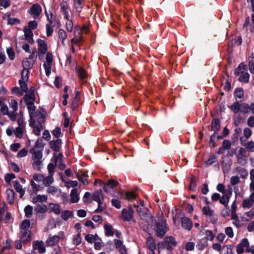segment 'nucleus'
<instances>
[{"instance_id": "nucleus-22", "label": "nucleus", "mask_w": 254, "mask_h": 254, "mask_svg": "<svg viewBox=\"0 0 254 254\" xmlns=\"http://www.w3.org/2000/svg\"><path fill=\"white\" fill-rule=\"evenodd\" d=\"M19 238L20 241H22V243H26L30 241L31 240V232L20 231Z\"/></svg>"}, {"instance_id": "nucleus-56", "label": "nucleus", "mask_w": 254, "mask_h": 254, "mask_svg": "<svg viewBox=\"0 0 254 254\" xmlns=\"http://www.w3.org/2000/svg\"><path fill=\"white\" fill-rule=\"evenodd\" d=\"M241 181L238 176H233L230 178V183L231 186H235L240 183Z\"/></svg>"}, {"instance_id": "nucleus-57", "label": "nucleus", "mask_w": 254, "mask_h": 254, "mask_svg": "<svg viewBox=\"0 0 254 254\" xmlns=\"http://www.w3.org/2000/svg\"><path fill=\"white\" fill-rule=\"evenodd\" d=\"M84 2V0H77L74 2V6L76 11L80 12L82 8L83 3Z\"/></svg>"}, {"instance_id": "nucleus-37", "label": "nucleus", "mask_w": 254, "mask_h": 254, "mask_svg": "<svg viewBox=\"0 0 254 254\" xmlns=\"http://www.w3.org/2000/svg\"><path fill=\"white\" fill-rule=\"evenodd\" d=\"M235 173H239L242 178H246L248 176L247 170L241 167H237L234 169Z\"/></svg>"}, {"instance_id": "nucleus-62", "label": "nucleus", "mask_w": 254, "mask_h": 254, "mask_svg": "<svg viewBox=\"0 0 254 254\" xmlns=\"http://www.w3.org/2000/svg\"><path fill=\"white\" fill-rule=\"evenodd\" d=\"M216 189L218 191L222 193H226V191H232L231 190L226 189L225 186L223 184L221 183L218 184L217 185Z\"/></svg>"}, {"instance_id": "nucleus-55", "label": "nucleus", "mask_w": 254, "mask_h": 254, "mask_svg": "<svg viewBox=\"0 0 254 254\" xmlns=\"http://www.w3.org/2000/svg\"><path fill=\"white\" fill-rule=\"evenodd\" d=\"M44 180V175L41 174L35 173L33 176V178L31 180H34V182L40 183L43 182Z\"/></svg>"}, {"instance_id": "nucleus-64", "label": "nucleus", "mask_w": 254, "mask_h": 254, "mask_svg": "<svg viewBox=\"0 0 254 254\" xmlns=\"http://www.w3.org/2000/svg\"><path fill=\"white\" fill-rule=\"evenodd\" d=\"M245 146L249 151L254 152V141H249Z\"/></svg>"}, {"instance_id": "nucleus-33", "label": "nucleus", "mask_w": 254, "mask_h": 254, "mask_svg": "<svg viewBox=\"0 0 254 254\" xmlns=\"http://www.w3.org/2000/svg\"><path fill=\"white\" fill-rule=\"evenodd\" d=\"M13 187L16 191L19 193L20 197L22 198L25 194V190L22 188V186L20 184L19 182L17 181L14 182Z\"/></svg>"}, {"instance_id": "nucleus-21", "label": "nucleus", "mask_w": 254, "mask_h": 254, "mask_svg": "<svg viewBox=\"0 0 254 254\" xmlns=\"http://www.w3.org/2000/svg\"><path fill=\"white\" fill-rule=\"evenodd\" d=\"M161 243H163L166 246H170L172 249H173L177 245V242L175 238L171 236L166 237L163 242H161Z\"/></svg>"}, {"instance_id": "nucleus-10", "label": "nucleus", "mask_w": 254, "mask_h": 254, "mask_svg": "<svg viewBox=\"0 0 254 254\" xmlns=\"http://www.w3.org/2000/svg\"><path fill=\"white\" fill-rule=\"evenodd\" d=\"M37 43L38 45V52L39 56L44 55L46 54L48 51V46L45 41L38 39L37 40Z\"/></svg>"}, {"instance_id": "nucleus-49", "label": "nucleus", "mask_w": 254, "mask_h": 254, "mask_svg": "<svg viewBox=\"0 0 254 254\" xmlns=\"http://www.w3.org/2000/svg\"><path fill=\"white\" fill-rule=\"evenodd\" d=\"M208 246V242L206 239H201L199 240L197 245V247L198 250H202Z\"/></svg>"}, {"instance_id": "nucleus-31", "label": "nucleus", "mask_w": 254, "mask_h": 254, "mask_svg": "<svg viewBox=\"0 0 254 254\" xmlns=\"http://www.w3.org/2000/svg\"><path fill=\"white\" fill-rule=\"evenodd\" d=\"M133 217L132 211H128L127 209H124L122 211V217L124 221H129Z\"/></svg>"}, {"instance_id": "nucleus-40", "label": "nucleus", "mask_w": 254, "mask_h": 254, "mask_svg": "<svg viewBox=\"0 0 254 254\" xmlns=\"http://www.w3.org/2000/svg\"><path fill=\"white\" fill-rule=\"evenodd\" d=\"M30 227V222L29 220H24L21 223L20 226V231H30L29 228Z\"/></svg>"}, {"instance_id": "nucleus-30", "label": "nucleus", "mask_w": 254, "mask_h": 254, "mask_svg": "<svg viewBox=\"0 0 254 254\" xmlns=\"http://www.w3.org/2000/svg\"><path fill=\"white\" fill-rule=\"evenodd\" d=\"M26 132V127H17L14 129V134L16 137L21 138L23 137L24 133Z\"/></svg>"}, {"instance_id": "nucleus-42", "label": "nucleus", "mask_w": 254, "mask_h": 254, "mask_svg": "<svg viewBox=\"0 0 254 254\" xmlns=\"http://www.w3.org/2000/svg\"><path fill=\"white\" fill-rule=\"evenodd\" d=\"M105 234L106 236H113L114 234L113 228L111 225L107 224L104 225Z\"/></svg>"}, {"instance_id": "nucleus-7", "label": "nucleus", "mask_w": 254, "mask_h": 254, "mask_svg": "<svg viewBox=\"0 0 254 254\" xmlns=\"http://www.w3.org/2000/svg\"><path fill=\"white\" fill-rule=\"evenodd\" d=\"M42 11V7L39 3L34 4L28 11L32 17L35 19L39 17Z\"/></svg>"}, {"instance_id": "nucleus-4", "label": "nucleus", "mask_w": 254, "mask_h": 254, "mask_svg": "<svg viewBox=\"0 0 254 254\" xmlns=\"http://www.w3.org/2000/svg\"><path fill=\"white\" fill-rule=\"evenodd\" d=\"M43 153L40 151H34L32 153V165L34 169L39 171L43 165Z\"/></svg>"}, {"instance_id": "nucleus-59", "label": "nucleus", "mask_w": 254, "mask_h": 254, "mask_svg": "<svg viewBox=\"0 0 254 254\" xmlns=\"http://www.w3.org/2000/svg\"><path fill=\"white\" fill-rule=\"evenodd\" d=\"M81 243V237L80 236V232L75 235L73 237V243L74 245L78 246Z\"/></svg>"}, {"instance_id": "nucleus-17", "label": "nucleus", "mask_w": 254, "mask_h": 254, "mask_svg": "<svg viewBox=\"0 0 254 254\" xmlns=\"http://www.w3.org/2000/svg\"><path fill=\"white\" fill-rule=\"evenodd\" d=\"M158 254H172V250L170 246H166L163 243L159 242L157 245Z\"/></svg>"}, {"instance_id": "nucleus-28", "label": "nucleus", "mask_w": 254, "mask_h": 254, "mask_svg": "<svg viewBox=\"0 0 254 254\" xmlns=\"http://www.w3.org/2000/svg\"><path fill=\"white\" fill-rule=\"evenodd\" d=\"M48 200V197L46 195L44 194H39L36 196L33 197L32 198V202L34 204H36L38 202L42 203L45 202Z\"/></svg>"}, {"instance_id": "nucleus-8", "label": "nucleus", "mask_w": 254, "mask_h": 254, "mask_svg": "<svg viewBox=\"0 0 254 254\" xmlns=\"http://www.w3.org/2000/svg\"><path fill=\"white\" fill-rule=\"evenodd\" d=\"M245 248H246V251L247 252V250L249 249H251V247H249V243L247 239L244 238L241 242L236 247V252L238 254H241L245 251Z\"/></svg>"}, {"instance_id": "nucleus-16", "label": "nucleus", "mask_w": 254, "mask_h": 254, "mask_svg": "<svg viewBox=\"0 0 254 254\" xmlns=\"http://www.w3.org/2000/svg\"><path fill=\"white\" fill-rule=\"evenodd\" d=\"M254 203V191L252 192L249 198L244 199L242 202V206L244 208H250Z\"/></svg>"}, {"instance_id": "nucleus-52", "label": "nucleus", "mask_w": 254, "mask_h": 254, "mask_svg": "<svg viewBox=\"0 0 254 254\" xmlns=\"http://www.w3.org/2000/svg\"><path fill=\"white\" fill-rule=\"evenodd\" d=\"M48 210L47 206L46 205H38L37 206L35 210L37 213H44Z\"/></svg>"}, {"instance_id": "nucleus-53", "label": "nucleus", "mask_w": 254, "mask_h": 254, "mask_svg": "<svg viewBox=\"0 0 254 254\" xmlns=\"http://www.w3.org/2000/svg\"><path fill=\"white\" fill-rule=\"evenodd\" d=\"M250 74L248 72H241V75L239 77V80L242 82L248 83L249 81Z\"/></svg>"}, {"instance_id": "nucleus-25", "label": "nucleus", "mask_w": 254, "mask_h": 254, "mask_svg": "<svg viewBox=\"0 0 254 254\" xmlns=\"http://www.w3.org/2000/svg\"><path fill=\"white\" fill-rule=\"evenodd\" d=\"M182 226L184 229L190 231L192 228V223L190 219L183 217L182 219Z\"/></svg>"}, {"instance_id": "nucleus-23", "label": "nucleus", "mask_w": 254, "mask_h": 254, "mask_svg": "<svg viewBox=\"0 0 254 254\" xmlns=\"http://www.w3.org/2000/svg\"><path fill=\"white\" fill-rule=\"evenodd\" d=\"M70 201L71 203H77L79 200V195L77 189H73L70 193Z\"/></svg>"}, {"instance_id": "nucleus-6", "label": "nucleus", "mask_w": 254, "mask_h": 254, "mask_svg": "<svg viewBox=\"0 0 254 254\" xmlns=\"http://www.w3.org/2000/svg\"><path fill=\"white\" fill-rule=\"evenodd\" d=\"M53 61V54L50 52L46 53V62L44 63L43 66L47 76H49L51 74V67Z\"/></svg>"}, {"instance_id": "nucleus-26", "label": "nucleus", "mask_w": 254, "mask_h": 254, "mask_svg": "<svg viewBox=\"0 0 254 254\" xmlns=\"http://www.w3.org/2000/svg\"><path fill=\"white\" fill-rule=\"evenodd\" d=\"M142 211L138 214L141 219L145 221H148L151 219V215L149 213V210L146 208H142Z\"/></svg>"}, {"instance_id": "nucleus-20", "label": "nucleus", "mask_w": 254, "mask_h": 254, "mask_svg": "<svg viewBox=\"0 0 254 254\" xmlns=\"http://www.w3.org/2000/svg\"><path fill=\"white\" fill-rule=\"evenodd\" d=\"M92 199L98 203H101L104 201V197L102 190L100 189L94 191L92 195Z\"/></svg>"}, {"instance_id": "nucleus-58", "label": "nucleus", "mask_w": 254, "mask_h": 254, "mask_svg": "<svg viewBox=\"0 0 254 254\" xmlns=\"http://www.w3.org/2000/svg\"><path fill=\"white\" fill-rule=\"evenodd\" d=\"M240 112L246 114L250 112V105L247 103L241 104Z\"/></svg>"}, {"instance_id": "nucleus-46", "label": "nucleus", "mask_w": 254, "mask_h": 254, "mask_svg": "<svg viewBox=\"0 0 254 254\" xmlns=\"http://www.w3.org/2000/svg\"><path fill=\"white\" fill-rule=\"evenodd\" d=\"M53 175H50L46 177L44 176L43 183L46 187H49L54 182Z\"/></svg>"}, {"instance_id": "nucleus-14", "label": "nucleus", "mask_w": 254, "mask_h": 254, "mask_svg": "<svg viewBox=\"0 0 254 254\" xmlns=\"http://www.w3.org/2000/svg\"><path fill=\"white\" fill-rule=\"evenodd\" d=\"M232 195V191H226V193H223L222 195H220V203L223 205L224 207L228 206L230 199Z\"/></svg>"}, {"instance_id": "nucleus-15", "label": "nucleus", "mask_w": 254, "mask_h": 254, "mask_svg": "<svg viewBox=\"0 0 254 254\" xmlns=\"http://www.w3.org/2000/svg\"><path fill=\"white\" fill-rule=\"evenodd\" d=\"M236 157L238 163L244 164L247 157L246 150L244 148L241 147L238 150Z\"/></svg>"}, {"instance_id": "nucleus-9", "label": "nucleus", "mask_w": 254, "mask_h": 254, "mask_svg": "<svg viewBox=\"0 0 254 254\" xmlns=\"http://www.w3.org/2000/svg\"><path fill=\"white\" fill-rule=\"evenodd\" d=\"M168 230V228L165 223H158L156 226V235L157 237H162Z\"/></svg>"}, {"instance_id": "nucleus-61", "label": "nucleus", "mask_w": 254, "mask_h": 254, "mask_svg": "<svg viewBox=\"0 0 254 254\" xmlns=\"http://www.w3.org/2000/svg\"><path fill=\"white\" fill-rule=\"evenodd\" d=\"M205 234L206 236V240H209L210 241H212L214 240L215 237L214 234L213 233L212 231L209 230H207L205 231Z\"/></svg>"}, {"instance_id": "nucleus-35", "label": "nucleus", "mask_w": 254, "mask_h": 254, "mask_svg": "<svg viewBox=\"0 0 254 254\" xmlns=\"http://www.w3.org/2000/svg\"><path fill=\"white\" fill-rule=\"evenodd\" d=\"M14 191L11 189H8L6 191V200L9 204H12L14 201Z\"/></svg>"}, {"instance_id": "nucleus-34", "label": "nucleus", "mask_w": 254, "mask_h": 254, "mask_svg": "<svg viewBox=\"0 0 254 254\" xmlns=\"http://www.w3.org/2000/svg\"><path fill=\"white\" fill-rule=\"evenodd\" d=\"M50 210L53 212L55 214L58 215L61 212V207L59 204L53 203H50L49 204V208Z\"/></svg>"}, {"instance_id": "nucleus-39", "label": "nucleus", "mask_w": 254, "mask_h": 254, "mask_svg": "<svg viewBox=\"0 0 254 254\" xmlns=\"http://www.w3.org/2000/svg\"><path fill=\"white\" fill-rule=\"evenodd\" d=\"M74 38L80 39L84 41L82 30L80 26H75L74 27V31H73Z\"/></svg>"}, {"instance_id": "nucleus-51", "label": "nucleus", "mask_w": 254, "mask_h": 254, "mask_svg": "<svg viewBox=\"0 0 254 254\" xmlns=\"http://www.w3.org/2000/svg\"><path fill=\"white\" fill-rule=\"evenodd\" d=\"M30 183L33 193H36L38 191L41 190V189L42 188H41L39 185L36 184L35 182L34 181V180H31L30 181Z\"/></svg>"}, {"instance_id": "nucleus-45", "label": "nucleus", "mask_w": 254, "mask_h": 254, "mask_svg": "<svg viewBox=\"0 0 254 254\" xmlns=\"http://www.w3.org/2000/svg\"><path fill=\"white\" fill-rule=\"evenodd\" d=\"M58 35L61 40L62 45L64 46L65 45V41L67 38V35L65 31L62 29H59L58 31Z\"/></svg>"}, {"instance_id": "nucleus-13", "label": "nucleus", "mask_w": 254, "mask_h": 254, "mask_svg": "<svg viewBox=\"0 0 254 254\" xmlns=\"http://www.w3.org/2000/svg\"><path fill=\"white\" fill-rule=\"evenodd\" d=\"M0 110L3 115H7L11 121H15V114L13 112H10V111H9L6 104H3L0 106Z\"/></svg>"}, {"instance_id": "nucleus-48", "label": "nucleus", "mask_w": 254, "mask_h": 254, "mask_svg": "<svg viewBox=\"0 0 254 254\" xmlns=\"http://www.w3.org/2000/svg\"><path fill=\"white\" fill-rule=\"evenodd\" d=\"M33 207L30 205H27L24 209L25 216L27 218H31L33 215Z\"/></svg>"}, {"instance_id": "nucleus-60", "label": "nucleus", "mask_w": 254, "mask_h": 254, "mask_svg": "<svg viewBox=\"0 0 254 254\" xmlns=\"http://www.w3.org/2000/svg\"><path fill=\"white\" fill-rule=\"evenodd\" d=\"M225 234L229 238H232L234 236V233L233 231V229L231 227H227L225 229Z\"/></svg>"}, {"instance_id": "nucleus-18", "label": "nucleus", "mask_w": 254, "mask_h": 254, "mask_svg": "<svg viewBox=\"0 0 254 254\" xmlns=\"http://www.w3.org/2000/svg\"><path fill=\"white\" fill-rule=\"evenodd\" d=\"M23 32L24 33V36L26 40L30 44H33L34 43L33 39V33L31 29L28 27H24L23 28Z\"/></svg>"}, {"instance_id": "nucleus-27", "label": "nucleus", "mask_w": 254, "mask_h": 254, "mask_svg": "<svg viewBox=\"0 0 254 254\" xmlns=\"http://www.w3.org/2000/svg\"><path fill=\"white\" fill-rule=\"evenodd\" d=\"M9 108L12 109V111H10V112H13L14 114H15L16 121L17 116V111L18 110V102L17 100L14 99H11L9 102Z\"/></svg>"}, {"instance_id": "nucleus-44", "label": "nucleus", "mask_w": 254, "mask_h": 254, "mask_svg": "<svg viewBox=\"0 0 254 254\" xmlns=\"http://www.w3.org/2000/svg\"><path fill=\"white\" fill-rule=\"evenodd\" d=\"M146 244L150 251H154L156 249L155 242L152 237H148L146 240Z\"/></svg>"}, {"instance_id": "nucleus-12", "label": "nucleus", "mask_w": 254, "mask_h": 254, "mask_svg": "<svg viewBox=\"0 0 254 254\" xmlns=\"http://www.w3.org/2000/svg\"><path fill=\"white\" fill-rule=\"evenodd\" d=\"M33 250H37L40 254H43L46 252V247L42 241H34L32 243Z\"/></svg>"}, {"instance_id": "nucleus-50", "label": "nucleus", "mask_w": 254, "mask_h": 254, "mask_svg": "<svg viewBox=\"0 0 254 254\" xmlns=\"http://www.w3.org/2000/svg\"><path fill=\"white\" fill-rule=\"evenodd\" d=\"M239 101L234 102L230 107L231 110L235 113L237 114L240 111L241 104L239 103Z\"/></svg>"}, {"instance_id": "nucleus-11", "label": "nucleus", "mask_w": 254, "mask_h": 254, "mask_svg": "<svg viewBox=\"0 0 254 254\" xmlns=\"http://www.w3.org/2000/svg\"><path fill=\"white\" fill-rule=\"evenodd\" d=\"M118 184L119 183L115 180H109L104 185V190L107 193L111 192Z\"/></svg>"}, {"instance_id": "nucleus-3", "label": "nucleus", "mask_w": 254, "mask_h": 254, "mask_svg": "<svg viewBox=\"0 0 254 254\" xmlns=\"http://www.w3.org/2000/svg\"><path fill=\"white\" fill-rule=\"evenodd\" d=\"M29 80V78L26 80L24 79L23 76L19 80V87H15L12 90L13 94L20 97L22 96L24 93L28 91L27 82Z\"/></svg>"}, {"instance_id": "nucleus-1", "label": "nucleus", "mask_w": 254, "mask_h": 254, "mask_svg": "<svg viewBox=\"0 0 254 254\" xmlns=\"http://www.w3.org/2000/svg\"><path fill=\"white\" fill-rule=\"evenodd\" d=\"M30 116L29 125L33 128V132L36 136L40 135V132L43 129L42 123L44 121V115L39 110L32 113Z\"/></svg>"}, {"instance_id": "nucleus-36", "label": "nucleus", "mask_w": 254, "mask_h": 254, "mask_svg": "<svg viewBox=\"0 0 254 254\" xmlns=\"http://www.w3.org/2000/svg\"><path fill=\"white\" fill-rule=\"evenodd\" d=\"M234 96L237 101H242L244 98V91L242 88H237L234 92Z\"/></svg>"}, {"instance_id": "nucleus-43", "label": "nucleus", "mask_w": 254, "mask_h": 254, "mask_svg": "<svg viewBox=\"0 0 254 254\" xmlns=\"http://www.w3.org/2000/svg\"><path fill=\"white\" fill-rule=\"evenodd\" d=\"M133 206L136 208V211L139 214L142 210V208H146L144 204V202L143 200H140L136 203L133 204Z\"/></svg>"}, {"instance_id": "nucleus-41", "label": "nucleus", "mask_w": 254, "mask_h": 254, "mask_svg": "<svg viewBox=\"0 0 254 254\" xmlns=\"http://www.w3.org/2000/svg\"><path fill=\"white\" fill-rule=\"evenodd\" d=\"M73 216V213L72 211L66 210L61 212V217L65 221L72 218Z\"/></svg>"}, {"instance_id": "nucleus-54", "label": "nucleus", "mask_w": 254, "mask_h": 254, "mask_svg": "<svg viewBox=\"0 0 254 254\" xmlns=\"http://www.w3.org/2000/svg\"><path fill=\"white\" fill-rule=\"evenodd\" d=\"M6 53L9 59L10 60H13L15 57V54L13 49L11 47H9L6 49Z\"/></svg>"}, {"instance_id": "nucleus-47", "label": "nucleus", "mask_w": 254, "mask_h": 254, "mask_svg": "<svg viewBox=\"0 0 254 254\" xmlns=\"http://www.w3.org/2000/svg\"><path fill=\"white\" fill-rule=\"evenodd\" d=\"M202 213L206 216L211 217L214 214V210L211 209L209 205H206L202 208Z\"/></svg>"}, {"instance_id": "nucleus-63", "label": "nucleus", "mask_w": 254, "mask_h": 254, "mask_svg": "<svg viewBox=\"0 0 254 254\" xmlns=\"http://www.w3.org/2000/svg\"><path fill=\"white\" fill-rule=\"evenodd\" d=\"M28 154V149L27 148H23L20 150L17 153L16 157L17 158H22L25 157Z\"/></svg>"}, {"instance_id": "nucleus-24", "label": "nucleus", "mask_w": 254, "mask_h": 254, "mask_svg": "<svg viewBox=\"0 0 254 254\" xmlns=\"http://www.w3.org/2000/svg\"><path fill=\"white\" fill-rule=\"evenodd\" d=\"M61 144V140L60 139H57L55 140H52L49 142L50 148L56 152H59L60 151Z\"/></svg>"}, {"instance_id": "nucleus-2", "label": "nucleus", "mask_w": 254, "mask_h": 254, "mask_svg": "<svg viewBox=\"0 0 254 254\" xmlns=\"http://www.w3.org/2000/svg\"><path fill=\"white\" fill-rule=\"evenodd\" d=\"M37 54L35 50L32 51L28 58H25L23 60L22 64L23 69L21 73V76H23L24 79H27L29 78V69L32 68L34 65L35 62L37 60Z\"/></svg>"}, {"instance_id": "nucleus-19", "label": "nucleus", "mask_w": 254, "mask_h": 254, "mask_svg": "<svg viewBox=\"0 0 254 254\" xmlns=\"http://www.w3.org/2000/svg\"><path fill=\"white\" fill-rule=\"evenodd\" d=\"M3 19L7 21V24L9 25H14L19 24L20 20L17 18L10 17V13L7 12L4 14L2 17Z\"/></svg>"}, {"instance_id": "nucleus-5", "label": "nucleus", "mask_w": 254, "mask_h": 254, "mask_svg": "<svg viewBox=\"0 0 254 254\" xmlns=\"http://www.w3.org/2000/svg\"><path fill=\"white\" fill-rule=\"evenodd\" d=\"M64 238L65 234L64 232L60 231L58 235L50 236L46 243L48 246L53 247L57 245L60 240H64Z\"/></svg>"}, {"instance_id": "nucleus-32", "label": "nucleus", "mask_w": 254, "mask_h": 254, "mask_svg": "<svg viewBox=\"0 0 254 254\" xmlns=\"http://www.w3.org/2000/svg\"><path fill=\"white\" fill-rule=\"evenodd\" d=\"M220 128V122L217 119H214L212 120L211 124V130L217 133Z\"/></svg>"}, {"instance_id": "nucleus-38", "label": "nucleus", "mask_w": 254, "mask_h": 254, "mask_svg": "<svg viewBox=\"0 0 254 254\" xmlns=\"http://www.w3.org/2000/svg\"><path fill=\"white\" fill-rule=\"evenodd\" d=\"M35 99V94L32 93H26L24 97V100L26 105L34 103Z\"/></svg>"}, {"instance_id": "nucleus-29", "label": "nucleus", "mask_w": 254, "mask_h": 254, "mask_svg": "<svg viewBox=\"0 0 254 254\" xmlns=\"http://www.w3.org/2000/svg\"><path fill=\"white\" fill-rule=\"evenodd\" d=\"M80 99V92L77 91L76 92L75 96L71 104V108L72 110L74 111L78 107Z\"/></svg>"}]
</instances>
